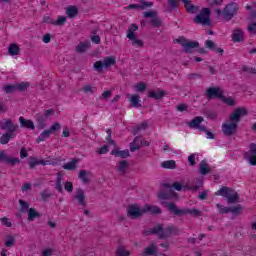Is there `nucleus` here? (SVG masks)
I'll use <instances>...</instances> for the list:
<instances>
[{"mask_svg": "<svg viewBox=\"0 0 256 256\" xmlns=\"http://www.w3.org/2000/svg\"><path fill=\"white\" fill-rule=\"evenodd\" d=\"M116 254H117L118 256H129V255H131V254L129 253V251L125 250V248H123V247L118 248Z\"/></svg>", "mask_w": 256, "mask_h": 256, "instance_id": "bf43d9fd", "label": "nucleus"}, {"mask_svg": "<svg viewBox=\"0 0 256 256\" xmlns=\"http://www.w3.org/2000/svg\"><path fill=\"white\" fill-rule=\"evenodd\" d=\"M188 79L195 80V79H203V75L197 73H191L188 75Z\"/></svg>", "mask_w": 256, "mask_h": 256, "instance_id": "69168bd1", "label": "nucleus"}, {"mask_svg": "<svg viewBox=\"0 0 256 256\" xmlns=\"http://www.w3.org/2000/svg\"><path fill=\"white\" fill-rule=\"evenodd\" d=\"M232 40L234 43H241L243 41V30L236 28L232 33Z\"/></svg>", "mask_w": 256, "mask_h": 256, "instance_id": "a878e982", "label": "nucleus"}, {"mask_svg": "<svg viewBox=\"0 0 256 256\" xmlns=\"http://www.w3.org/2000/svg\"><path fill=\"white\" fill-rule=\"evenodd\" d=\"M20 127H24L25 129H31L32 131L35 129V124L31 120H27L23 117L19 118Z\"/></svg>", "mask_w": 256, "mask_h": 256, "instance_id": "cd10ccee", "label": "nucleus"}, {"mask_svg": "<svg viewBox=\"0 0 256 256\" xmlns=\"http://www.w3.org/2000/svg\"><path fill=\"white\" fill-rule=\"evenodd\" d=\"M163 207H166L170 213H173L175 217H183V215H193V217H199L201 211L192 209H179L174 202H162Z\"/></svg>", "mask_w": 256, "mask_h": 256, "instance_id": "f03ea898", "label": "nucleus"}, {"mask_svg": "<svg viewBox=\"0 0 256 256\" xmlns=\"http://www.w3.org/2000/svg\"><path fill=\"white\" fill-rule=\"evenodd\" d=\"M205 119L203 116H196L194 119H192L190 122H187L186 125L190 127V129H199L200 131H207V127L201 125Z\"/></svg>", "mask_w": 256, "mask_h": 256, "instance_id": "2eb2a0df", "label": "nucleus"}, {"mask_svg": "<svg viewBox=\"0 0 256 256\" xmlns=\"http://www.w3.org/2000/svg\"><path fill=\"white\" fill-rule=\"evenodd\" d=\"M40 196L42 198V201L47 202L49 199H51V193H49V190H44L40 193Z\"/></svg>", "mask_w": 256, "mask_h": 256, "instance_id": "864d4df0", "label": "nucleus"}, {"mask_svg": "<svg viewBox=\"0 0 256 256\" xmlns=\"http://www.w3.org/2000/svg\"><path fill=\"white\" fill-rule=\"evenodd\" d=\"M73 198L78 201V205H80L81 207H85L87 205V203L85 202V191L83 189L78 188Z\"/></svg>", "mask_w": 256, "mask_h": 256, "instance_id": "6ab92c4d", "label": "nucleus"}, {"mask_svg": "<svg viewBox=\"0 0 256 256\" xmlns=\"http://www.w3.org/2000/svg\"><path fill=\"white\" fill-rule=\"evenodd\" d=\"M15 245V238L13 236H8V239L5 242L6 247H13Z\"/></svg>", "mask_w": 256, "mask_h": 256, "instance_id": "680f3d73", "label": "nucleus"}, {"mask_svg": "<svg viewBox=\"0 0 256 256\" xmlns=\"http://www.w3.org/2000/svg\"><path fill=\"white\" fill-rule=\"evenodd\" d=\"M247 29L249 33L256 35V22H252L250 25H248Z\"/></svg>", "mask_w": 256, "mask_h": 256, "instance_id": "0e129e2a", "label": "nucleus"}, {"mask_svg": "<svg viewBox=\"0 0 256 256\" xmlns=\"http://www.w3.org/2000/svg\"><path fill=\"white\" fill-rule=\"evenodd\" d=\"M157 197L161 201H165L169 199H175L176 194L173 190H162L158 193Z\"/></svg>", "mask_w": 256, "mask_h": 256, "instance_id": "aec40b11", "label": "nucleus"}, {"mask_svg": "<svg viewBox=\"0 0 256 256\" xmlns=\"http://www.w3.org/2000/svg\"><path fill=\"white\" fill-rule=\"evenodd\" d=\"M104 64L103 61H97L94 63V69H96V71H98V73L103 72V68H104Z\"/></svg>", "mask_w": 256, "mask_h": 256, "instance_id": "6e6d98bb", "label": "nucleus"}, {"mask_svg": "<svg viewBox=\"0 0 256 256\" xmlns=\"http://www.w3.org/2000/svg\"><path fill=\"white\" fill-rule=\"evenodd\" d=\"M176 43H179V45L183 47L184 53L187 54L193 53V49H197V47H199V42L188 40L183 36L178 37L176 39Z\"/></svg>", "mask_w": 256, "mask_h": 256, "instance_id": "39448f33", "label": "nucleus"}, {"mask_svg": "<svg viewBox=\"0 0 256 256\" xmlns=\"http://www.w3.org/2000/svg\"><path fill=\"white\" fill-rule=\"evenodd\" d=\"M43 21H44V23H48V24H50V25H55V19H53V18L50 17V16H45V17L43 18Z\"/></svg>", "mask_w": 256, "mask_h": 256, "instance_id": "774afa93", "label": "nucleus"}, {"mask_svg": "<svg viewBox=\"0 0 256 256\" xmlns=\"http://www.w3.org/2000/svg\"><path fill=\"white\" fill-rule=\"evenodd\" d=\"M127 167H129V163H127V160H122L119 162L117 171L120 173V175H125V173H127Z\"/></svg>", "mask_w": 256, "mask_h": 256, "instance_id": "e433bc0d", "label": "nucleus"}, {"mask_svg": "<svg viewBox=\"0 0 256 256\" xmlns=\"http://www.w3.org/2000/svg\"><path fill=\"white\" fill-rule=\"evenodd\" d=\"M87 49H89V43H83L80 42L77 46H76V53H85V51H87Z\"/></svg>", "mask_w": 256, "mask_h": 256, "instance_id": "79ce46f5", "label": "nucleus"}, {"mask_svg": "<svg viewBox=\"0 0 256 256\" xmlns=\"http://www.w3.org/2000/svg\"><path fill=\"white\" fill-rule=\"evenodd\" d=\"M151 229H152L153 235H158V239H160L161 233H164V231H165V229L163 228V225H161V224H158L154 228H151Z\"/></svg>", "mask_w": 256, "mask_h": 256, "instance_id": "c03bdc74", "label": "nucleus"}, {"mask_svg": "<svg viewBox=\"0 0 256 256\" xmlns=\"http://www.w3.org/2000/svg\"><path fill=\"white\" fill-rule=\"evenodd\" d=\"M66 15L69 19L77 17V15H79V8H77V6H68L66 9Z\"/></svg>", "mask_w": 256, "mask_h": 256, "instance_id": "c756f323", "label": "nucleus"}, {"mask_svg": "<svg viewBox=\"0 0 256 256\" xmlns=\"http://www.w3.org/2000/svg\"><path fill=\"white\" fill-rule=\"evenodd\" d=\"M139 30V26L137 24H131L127 30L126 37L131 41L133 47H143V42L140 39H137L135 36V31Z\"/></svg>", "mask_w": 256, "mask_h": 256, "instance_id": "0eeeda50", "label": "nucleus"}, {"mask_svg": "<svg viewBox=\"0 0 256 256\" xmlns=\"http://www.w3.org/2000/svg\"><path fill=\"white\" fill-rule=\"evenodd\" d=\"M147 127H149V124H147V122H142L139 126H137L136 128H134L132 130L133 135H137V133H139V131H145V129H147Z\"/></svg>", "mask_w": 256, "mask_h": 256, "instance_id": "a18cd8bd", "label": "nucleus"}, {"mask_svg": "<svg viewBox=\"0 0 256 256\" xmlns=\"http://www.w3.org/2000/svg\"><path fill=\"white\" fill-rule=\"evenodd\" d=\"M217 209H219V213L221 215H226L227 213H231V207H225L221 204H216Z\"/></svg>", "mask_w": 256, "mask_h": 256, "instance_id": "8fccbe9b", "label": "nucleus"}, {"mask_svg": "<svg viewBox=\"0 0 256 256\" xmlns=\"http://www.w3.org/2000/svg\"><path fill=\"white\" fill-rule=\"evenodd\" d=\"M65 23H67V17L65 16H59L58 20L55 21V25H58L59 27L65 25Z\"/></svg>", "mask_w": 256, "mask_h": 256, "instance_id": "4d7b16f0", "label": "nucleus"}, {"mask_svg": "<svg viewBox=\"0 0 256 256\" xmlns=\"http://www.w3.org/2000/svg\"><path fill=\"white\" fill-rule=\"evenodd\" d=\"M127 215L131 219H139V217L145 215V211L143 210V208L141 209L139 208V206L132 204L127 208Z\"/></svg>", "mask_w": 256, "mask_h": 256, "instance_id": "ddd939ff", "label": "nucleus"}, {"mask_svg": "<svg viewBox=\"0 0 256 256\" xmlns=\"http://www.w3.org/2000/svg\"><path fill=\"white\" fill-rule=\"evenodd\" d=\"M164 187L166 189H175L176 191H199L200 187H203V182H200L199 185H189V183H185V181L182 182H174L172 185L165 183Z\"/></svg>", "mask_w": 256, "mask_h": 256, "instance_id": "20e7f679", "label": "nucleus"}, {"mask_svg": "<svg viewBox=\"0 0 256 256\" xmlns=\"http://www.w3.org/2000/svg\"><path fill=\"white\" fill-rule=\"evenodd\" d=\"M59 129H61V124L59 122H55L50 129H48V131L50 132V134L52 135V133H55L56 131H59Z\"/></svg>", "mask_w": 256, "mask_h": 256, "instance_id": "5fc2aeb1", "label": "nucleus"}, {"mask_svg": "<svg viewBox=\"0 0 256 256\" xmlns=\"http://www.w3.org/2000/svg\"><path fill=\"white\" fill-rule=\"evenodd\" d=\"M158 251L159 247L157 244L152 243L150 246L144 249L142 256H157Z\"/></svg>", "mask_w": 256, "mask_h": 256, "instance_id": "412c9836", "label": "nucleus"}, {"mask_svg": "<svg viewBox=\"0 0 256 256\" xmlns=\"http://www.w3.org/2000/svg\"><path fill=\"white\" fill-rule=\"evenodd\" d=\"M19 205H20V213H29V203H27V201L20 199L18 201Z\"/></svg>", "mask_w": 256, "mask_h": 256, "instance_id": "a19ab883", "label": "nucleus"}, {"mask_svg": "<svg viewBox=\"0 0 256 256\" xmlns=\"http://www.w3.org/2000/svg\"><path fill=\"white\" fill-rule=\"evenodd\" d=\"M215 195H221V197L227 199L228 205L239 203V193L230 187H221L217 192H215Z\"/></svg>", "mask_w": 256, "mask_h": 256, "instance_id": "7ed1b4c3", "label": "nucleus"}, {"mask_svg": "<svg viewBox=\"0 0 256 256\" xmlns=\"http://www.w3.org/2000/svg\"><path fill=\"white\" fill-rule=\"evenodd\" d=\"M143 142H141V137L136 136L133 140V142L130 144V151L132 153H135V151H139V149L141 148V144Z\"/></svg>", "mask_w": 256, "mask_h": 256, "instance_id": "c85d7f7f", "label": "nucleus"}, {"mask_svg": "<svg viewBox=\"0 0 256 256\" xmlns=\"http://www.w3.org/2000/svg\"><path fill=\"white\" fill-rule=\"evenodd\" d=\"M239 128V125L237 123L233 122H226L222 124V133L225 135V137H233V135H237V129Z\"/></svg>", "mask_w": 256, "mask_h": 256, "instance_id": "1a4fd4ad", "label": "nucleus"}, {"mask_svg": "<svg viewBox=\"0 0 256 256\" xmlns=\"http://www.w3.org/2000/svg\"><path fill=\"white\" fill-rule=\"evenodd\" d=\"M64 189L68 193H73V183L69 181L65 182Z\"/></svg>", "mask_w": 256, "mask_h": 256, "instance_id": "e2e57ef3", "label": "nucleus"}, {"mask_svg": "<svg viewBox=\"0 0 256 256\" xmlns=\"http://www.w3.org/2000/svg\"><path fill=\"white\" fill-rule=\"evenodd\" d=\"M144 17L146 19H150V23L152 27L159 28L161 27L163 21H161V18L157 15V11H148L144 12Z\"/></svg>", "mask_w": 256, "mask_h": 256, "instance_id": "f8f14e48", "label": "nucleus"}, {"mask_svg": "<svg viewBox=\"0 0 256 256\" xmlns=\"http://www.w3.org/2000/svg\"><path fill=\"white\" fill-rule=\"evenodd\" d=\"M47 163H49V161L39 160L33 156H31L28 161V165H29L30 169H35V167H37V165H47Z\"/></svg>", "mask_w": 256, "mask_h": 256, "instance_id": "5701e85b", "label": "nucleus"}, {"mask_svg": "<svg viewBox=\"0 0 256 256\" xmlns=\"http://www.w3.org/2000/svg\"><path fill=\"white\" fill-rule=\"evenodd\" d=\"M171 235H179V229L176 226H168L164 231L160 234V239H169Z\"/></svg>", "mask_w": 256, "mask_h": 256, "instance_id": "a211bd4d", "label": "nucleus"}, {"mask_svg": "<svg viewBox=\"0 0 256 256\" xmlns=\"http://www.w3.org/2000/svg\"><path fill=\"white\" fill-rule=\"evenodd\" d=\"M130 106L131 107H135L136 109H139L140 107H142L141 99H139V95L133 94L130 97Z\"/></svg>", "mask_w": 256, "mask_h": 256, "instance_id": "2f4dec72", "label": "nucleus"}, {"mask_svg": "<svg viewBox=\"0 0 256 256\" xmlns=\"http://www.w3.org/2000/svg\"><path fill=\"white\" fill-rule=\"evenodd\" d=\"M188 163L191 167H195V154H191L190 156H188Z\"/></svg>", "mask_w": 256, "mask_h": 256, "instance_id": "338daca9", "label": "nucleus"}, {"mask_svg": "<svg viewBox=\"0 0 256 256\" xmlns=\"http://www.w3.org/2000/svg\"><path fill=\"white\" fill-rule=\"evenodd\" d=\"M77 163H79V159L72 158V160L70 162H67L62 167L66 171H75V169H77Z\"/></svg>", "mask_w": 256, "mask_h": 256, "instance_id": "bb28decb", "label": "nucleus"}, {"mask_svg": "<svg viewBox=\"0 0 256 256\" xmlns=\"http://www.w3.org/2000/svg\"><path fill=\"white\" fill-rule=\"evenodd\" d=\"M0 129H2V131H8V133H15V131L19 129V125L14 124L11 118H7L0 121Z\"/></svg>", "mask_w": 256, "mask_h": 256, "instance_id": "9b49d317", "label": "nucleus"}, {"mask_svg": "<svg viewBox=\"0 0 256 256\" xmlns=\"http://www.w3.org/2000/svg\"><path fill=\"white\" fill-rule=\"evenodd\" d=\"M102 63L104 65V67L108 68V67H111V65H115L116 60L113 57L109 56V57L104 58Z\"/></svg>", "mask_w": 256, "mask_h": 256, "instance_id": "09e8293b", "label": "nucleus"}, {"mask_svg": "<svg viewBox=\"0 0 256 256\" xmlns=\"http://www.w3.org/2000/svg\"><path fill=\"white\" fill-rule=\"evenodd\" d=\"M209 17H211V10H209V8H203L199 15L194 18V23L198 25H209V23H211Z\"/></svg>", "mask_w": 256, "mask_h": 256, "instance_id": "6e6552de", "label": "nucleus"}, {"mask_svg": "<svg viewBox=\"0 0 256 256\" xmlns=\"http://www.w3.org/2000/svg\"><path fill=\"white\" fill-rule=\"evenodd\" d=\"M148 97L150 99H156V101H159V99H163L165 97V91L163 90H152L148 93Z\"/></svg>", "mask_w": 256, "mask_h": 256, "instance_id": "393cba45", "label": "nucleus"}, {"mask_svg": "<svg viewBox=\"0 0 256 256\" xmlns=\"http://www.w3.org/2000/svg\"><path fill=\"white\" fill-rule=\"evenodd\" d=\"M163 169H177V162L175 160H166L161 163Z\"/></svg>", "mask_w": 256, "mask_h": 256, "instance_id": "4c0bfd02", "label": "nucleus"}, {"mask_svg": "<svg viewBox=\"0 0 256 256\" xmlns=\"http://www.w3.org/2000/svg\"><path fill=\"white\" fill-rule=\"evenodd\" d=\"M211 169H209L207 162L205 160H202L199 165V173L200 175H207Z\"/></svg>", "mask_w": 256, "mask_h": 256, "instance_id": "ea45409f", "label": "nucleus"}, {"mask_svg": "<svg viewBox=\"0 0 256 256\" xmlns=\"http://www.w3.org/2000/svg\"><path fill=\"white\" fill-rule=\"evenodd\" d=\"M223 89L221 87H209L206 89L205 96L208 100L223 98Z\"/></svg>", "mask_w": 256, "mask_h": 256, "instance_id": "9d476101", "label": "nucleus"}, {"mask_svg": "<svg viewBox=\"0 0 256 256\" xmlns=\"http://www.w3.org/2000/svg\"><path fill=\"white\" fill-rule=\"evenodd\" d=\"M247 113L248 111L245 108H236L234 112L230 115L229 121L232 123H236V125H239L241 117H245Z\"/></svg>", "mask_w": 256, "mask_h": 256, "instance_id": "4468645a", "label": "nucleus"}, {"mask_svg": "<svg viewBox=\"0 0 256 256\" xmlns=\"http://www.w3.org/2000/svg\"><path fill=\"white\" fill-rule=\"evenodd\" d=\"M220 101H222L223 103H226V105H228L229 107L235 106V99H233L232 97L227 98L224 95H222V98H220Z\"/></svg>", "mask_w": 256, "mask_h": 256, "instance_id": "de8ad7c7", "label": "nucleus"}, {"mask_svg": "<svg viewBox=\"0 0 256 256\" xmlns=\"http://www.w3.org/2000/svg\"><path fill=\"white\" fill-rule=\"evenodd\" d=\"M0 163H9L12 167H15V165L21 163V160L19 158H9L5 151H0Z\"/></svg>", "mask_w": 256, "mask_h": 256, "instance_id": "f3484780", "label": "nucleus"}, {"mask_svg": "<svg viewBox=\"0 0 256 256\" xmlns=\"http://www.w3.org/2000/svg\"><path fill=\"white\" fill-rule=\"evenodd\" d=\"M82 91L84 93H90V95H93V93H95V91H97V88L96 87H93V85L91 84H88V85H85L83 88H82Z\"/></svg>", "mask_w": 256, "mask_h": 256, "instance_id": "3c124183", "label": "nucleus"}, {"mask_svg": "<svg viewBox=\"0 0 256 256\" xmlns=\"http://www.w3.org/2000/svg\"><path fill=\"white\" fill-rule=\"evenodd\" d=\"M144 213H150V215H161V208L159 206H151L149 204H146L143 207Z\"/></svg>", "mask_w": 256, "mask_h": 256, "instance_id": "4be33fe9", "label": "nucleus"}, {"mask_svg": "<svg viewBox=\"0 0 256 256\" xmlns=\"http://www.w3.org/2000/svg\"><path fill=\"white\" fill-rule=\"evenodd\" d=\"M244 159L250 163V165L255 166L256 165V144L251 143L250 144V150L249 152H246L244 154Z\"/></svg>", "mask_w": 256, "mask_h": 256, "instance_id": "dca6fc26", "label": "nucleus"}, {"mask_svg": "<svg viewBox=\"0 0 256 256\" xmlns=\"http://www.w3.org/2000/svg\"><path fill=\"white\" fill-rule=\"evenodd\" d=\"M39 217H41V214L39 212H37V210L35 208H30L28 210L27 221H29V222L35 221V219H39Z\"/></svg>", "mask_w": 256, "mask_h": 256, "instance_id": "72a5a7b5", "label": "nucleus"}, {"mask_svg": "<svg viewBox=\"0 0 256 256\" xmlns=\"http://www.w3.org/2000/svg\"><path fill=\"white\" fill-rule=\"evenodd\" d=\"M241 211H243V205L241 204L230 207V213H232V215H234L235 217H237V215H239Z\"/></svg>", "mask_w": 256, "mask_h": 256, "instance_id": "37998d69", "label": "nucleus"}, {"mask_svg": "<svg viewBox=\"0 0 256 256\" xmlns=\"http://www.w3.org/2000/svg\"><path fill=\"white\" fill-rule=\"evenodd\" d=\"M51 137V132L49 130H44L37 138L38 143L41 141H45V139H49Z\"/></svg>", "mask_w": 256, "mask_h": 256, "instance_id": "49530a36", "label": "nucleus"}, {"mask_svg": "<svg viewBox=\"0 0 256 256\" xmlns=\"http://www.w3.org/2000/svg\"><path fill=\"white\" fill-rule=\"evenodd\" d=\"M145 89H147V85L143 82H140L136 85V91L138 93H143V91H145Z\"/></svg>", "mask_w": 256, "mask_h": 256, "instance_id": "13d9d810", "label": "nucleus"}, {"mask_svg": "<svg viewBox=\"0 0 256 256\" xmlns=\"http://www.w3.org/2000/svg\"><path fill=\"white\" fill-rule=\"evenodd\" d=\"M20 51H21V49L15 43L10 44L9 47H8V53L12 57H15V55H19Z\"/></svg>", "mask_w": 256, "mask_h": 256, "instance_id": "c9c22d12", "label": "nucleus"}, {"mask_svg": "<svg viewBox=\"0 0 256 256\" xmlns=\"http://www.w3.org/2000/svg\"><path fill=\"white\" fill-rule=\"evenodd\" d=\"M55 190L58 193H63V176L61 174H58L56 178Z\"/></svg>", "mask_w": 256, "mask_h": 256, "instance_id": "58836bf2", "label": "nucleus"}, {"mask_svg": "<svg viewBox=\"0 0 256 256\" xmlns=\"http://www.w3.org/2000/svg\"><path fill=\"white\" fill-rule=\"evenodd\" d=\"M205 47L207 49H210V51H215L217 45L215 44V42H213V40H206L205 41Z\"/></svg>", "mask_w": 256, "mask_h": 256, "instance_id": "603ef678", "label": "nucleus"}, {"mask_svg": "<svg viewBox=\"0 0 256 256\" xmlns=\"http://www.w3.org/2000/svg\"><path fill=\"white\" fill-rule=\"evenodd\" d=\"M89 177H91V172L87 170H80L78 174V178L83 183H89Z\"/></svg>", "mask_w": 256, "mask_h": 256, "instance_id": "473e14b6", "label": "nucleus"}, {"mask_svg": "<svg viewBox=\"0 0 256 256\" xmlns=\"http://www.w3.org/2000/svg\"><path fill=\"white\" fill-rule=\"evenodd\" d=\"M111 155H114V157H120L121 159H127V157L131 156L128 149L119 150V148L112 150Z\"/></svg>", "mask_w": 256, "mask_h": 256, "instance_id": "b1692460", "label": "nucleus"}, {"mask_svg": "<svg viewBox=\"0 0 256 256\" xmlns=\"http://www.w3.org/2000/svg\"><path fill=\"white\" fill-rule=\"evenodd\" d=\"M35 119L38 123V129H45V121H47V118L43 114L38 113L35 115Z\"/></svg>", "mask_w": 256, "mask_h": 256, "instance_id": "f704fd0d", "label": "nucleus"}, {"mask_svg": "<svg viewBox=\"0 0 256 256\" xmlns=\"http://www.w3.org/2000/svg\"><path fill=\"white\" fill-rule=\"evenodd\" d=\"M14 137H15V133H12V132H6L2 134V136L0 137L1 145H7V143H9L11 139H14Z\"/></svg>", "mask_w": 256, "mask_h": 256, "instance_id": "7c9ffc66", "label": "nucleus"}, {"mask_svg": "<svg viewBox=\"0 0 256 256\" xmlns=\"http://www.w3.org/2000/svg\"><path fill=\"white\" fill-rule=\"evenodd\" d=\"M29 82H21V83H14L11 85H5L3 86V91L7 95H11L12 93H17V91H20L21 93L27 91L29 89Z\"/></svg>", "mask_w": 256, "mask_h": 256, "instance_id": "423d86ee", "label": "nucleus"}, {"mask_svg": "<svg viewBox=\"0 0 256 256\" xmlns=\"http://www.w3.org/2000/svg\"><path fill=\"white\" fill-rule=\"evenodd\" d=\"M111 95H113V93L110 90H106L102 93V95L100 96V99H105L107 101L111 99Z\"/></svg>", "mask_w": 256, "mask_h": 256, "instance_id": "052dcab7", "label": "nucleus"}, {"mask_svg": "<svg viewBox=\"0 0 256 256\" xmlns=\"http://www.w3.org/2000/svg\"><path fill=\"white\" fill-rule=\"evenodd\" d=\"M237 13H239V4L235 2L228 3L223 10L215 9L216 19H222V21H231Z\"/></svg>", "mask_w": 256, "mask_h": 256, "instance_id": "f257e3e1", "label": "nucleus"}]
</instances>
